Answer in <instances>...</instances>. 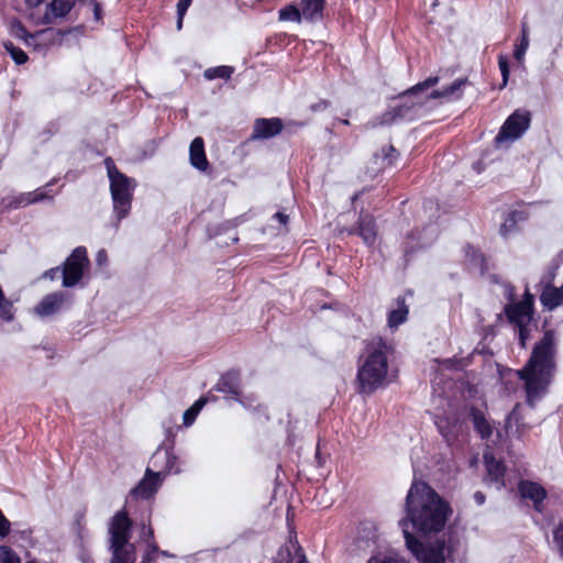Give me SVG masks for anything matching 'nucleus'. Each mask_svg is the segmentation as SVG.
I'll return each instance as SVG.
<instances>
[{
    "mask_svg": "<svg viewBox=\"0 0 563 563\" xmlns=\"http://www.w3.org/2000/svg\"><path fill=\"white\" fill-rule=\"evenodd\" d=\"M470 416H471L473 426H474L475 430L478 432V434L483 439L490 438V435L493 434V428H492L490 423L486 420L484 413L479 409L473 407L471 409Z\"/></svg>",
    "mask_w": 563,
    "mask_h": 563,
    "instance_id": "nucleus-24",
    "label": "nucleus"
},
{
    "mask_svg": "<svg viewBox=\"0 0 563 563\" xmlns=\"http://www.w3.org/2000/svg\"><path fill=\"white\" fill-rule=\"evenodd\" d=\"M73 0H53L49 3V9L55 18L66 16L73 9Z\"/></svg>",
    "mask_w": 563,
    "mask_h": 563,
    "instance_id": "nucleus-32",
    "label": "nucleus"
},
{
    "mask_svg": "<svg viewBox=\"0 0 563 563\" xmlns=\"http://www.w3.org/2000/svg\"><path fill=\"white\" fill-rule=\"evenodd\" d=\"M540 302L548 310H553L563 305V285L558 288L547 284L540 294Z\"/></svg>",
    "mask_w": 563,
    "mask_h": 563,
    "instance_id": "nucleus-19",
    "label": "nucleus"
},
{
    "mask_svg": "<svg viewBox=\"0 0 563 563\" xmlns=\"http://www.w3.org/2000/svg\"><path fill=\"white\" fill-rule=\"evenodd\" d=\"M413 297V290L408 288L404 294L398 295L394 301L393 307L387 312V325L391 330H397L401 324L407 322L409 317L408 298Z\"/></svg>",
    "mask_w": 563,
    "mask_h": 563,
    "instance_id": "nucleus-12",
    "label": "nucleus"
},
{
    "mask_svg": "<svg viewBox=\"0 0 563 563\" xmlns=\"http://www.w3.org/2000/svg\"><path fill=\"white\" fill-rule=\"evenodd\" d=\"M306 125V122L302 121H290L287 124V128L290 130L301 129Z\"/></svg>",
    "mask_w": 563,
    "mask_h": 563,
    "instance_id": "nucleus-55",
    "label": "nucleus"
},
{
    "mask_svg": "<svg viewBox=\"0 0 563 563\" xmlns=\"http://www.w3.org/2000/svg\"><path fill=\"white\" fill-rule=\"evenodd\" d=\"M278 18L280 21H292L300 23L302 20V12L295 4H288L278 11Z\"/></svg>",
    "mask_w": 563,
    "mask_h": 563,
    "instance_id": "nucleus-31",
    "label": "nucleus"
},
{
    "mask_svg": "<svg viewBox=\"0 0 563 563\" xmlns=\"http://www.w3.org/2000/svg\"><path fill=\"white\" fill-rule=\"evenodd\" d=\"M234 71V68L227 65L216 66L207 68L203 73V76L208 80H213L217 78L229 79Z\"/></svg>",
    "mask_w": 563,
    "mask_h": 563,
    "instance_id": "nucleus-30",
    "label": "nucleus"
},
{
    "mask_svg": "<svg viewBox=\"0 0 563 563\" xmlns=\"http://www.w3.org/2000/svg\"><path fill=\"white\" fill-rule=\"evenodd\" d=\"M498 66H499V70H500V74L503 77V85H501V88H503L507 85L509 75H510V66H509V60H508L507 56L499 55Z\"/></svg>",
    "mask_w": 563,
    "mask_h": 563,
    "instance_id": "nucleus-37",
    "label": "nucleus"
},
{
    "mask_svg": "<svg viewBox=\"0 0 563 563\" xmlns=\"http://www.w3.org/2000/svg\"><path fill=\"white\" fill-rule=\"evenodd\" d=\"M529 46L528 30L526 23L522 24L520 43L516 46L514 57L520 59Z\"/></svg>",
    "mask_w": 563,
    "mask_h": 563,
    "instance_id": "nucleus-36",
    "label": "nucleus"
},
{
    "mask_svg": "<svg viewBox=\"0 0 563 563\" xmlns=\"http://www.w3.org/2000/svg\"><path fill=\"white\" fill-rule=\"evenodd\" d=\"M347 235H357L362 239L363 243L372 249L375 246L378 239V225L376 218L369 212H360L357 221L354 225L343 229Z\"/></svg>",
    "mask_w": 563,
    "mask_h": 563,
    "instance_id": "nucleus-11",
    "label": "nucleus"
},
{
    "mask_svg": "<svg viewBox=\"0 0 563 563\" xmlns=\"http://www.w3.org/2000/svg\"><path fill=\"white\" fill-rule=\"evenodd\" d=\"M439 80L438 76H430L399 93L397 97L399 103L382 113L379 124L391 125L398 121L411 122L419 119L421 110L426 107V100L422 99L421 92L434 87Z\"/></svg>",
    "mask_w": 563,
    "mask_h": 563,
    "instance_id": "nucleus-3",
    "label": "nucleus"
},
{
    "mask_svg": "<svg viewBox=\"0 0 563 563\" xmlns=\"http://www.w3.org/2000/svg\"><path fill=\"white\" fill-rule=\"evenodd\" d=\"M382 156L384 161L385 167H391L395 165L396 161L399 158L400 153L393 144H388L382 147Z\"/></svg>",
    "mask_w": 563,
    "mask_h": 563,
    "instance_id": "nucleus-35",
    "label": "nucleus"
},
{
    "mask_svg": "<svg viewBox=\"0 0 563 563\" xmlns=\"http://www.w3.org/2000/svg\"><path fill=\"white\" fill-rule=\"evenodd\" d=\"M274 563H295V558L288 548L280 549Z\"/></svg>",
    "mask_w": 563,
    "mask_h": 563,
    "instance_id": "nucleus-40",
    "label": "nucleus"
},
{
    "mask_svg": "<svg viewBox=\"0 0 563 563\" xmlns=\"http://www.w3.org/2000/svg\"><path fill=\"white\" fill-rule=\"evenodd\" d=\"M188 8L180 10V7H177V29L180 30L183 27L184 16L187 13Z\"/></svg>",
    "mask_w": 563,
    "mask_h": 563,
    "instance_id": "nucleus-51",
    "label": "nucleus"
},
{
    "mask_svg": "<svg viewBox=\"0 0 563 563\" xmlns=\"http://www.w3.org/2000/svg\"><path fill=\"white\" fill-rule=\"evenodd\" d=\"M207 404V398H200L198 399L194 405L192 407L196 408V410L199 412L203 407L205 405Z\"/></svg>",
    "mask_w": 563,
    "mask_h": 563,
    "instance_id": "nucleus-56",
    "label": "nucleus"
},
{
    "mask_svg": "<svg viewBox=\"0 0 563 563\" xmlns=\"http://www.w3.org/2000/svg\"><path fill=\"white\" fill-rule=\"evenodd\" d=\"M412 253V250L406 249L405 250V256H409Z\"/></svg>",
    "mask_w": 563,
    "mask_h": 563,
    "instance_id": "nucleus-64",
    "label": "nucleus"
},
{
    "mask_svg": "<svg viewBox=\"0 0 563 563\" xmlns=\"http://www.w3.org/2000/svg\"><path fill=\"white\" fill-rule=\"evenodd\" d=\"M273 218L277 220L280 224L286 225L288 223L289 217L282 211L276 212Z\"/></svg>",
    "mask_w": 563,
    "mask_h": 563,
    "instance_id": "nucleus-52",
    "label": "nucleus"
},
{
    "mask_svg": "<svg viewBox=\"0 0 563 563\" xmlns=\"http://www.w3.org/2000/svg\"><path fill=\"white\" fill-rule=\"evenodd\" d=\"M132 521L124 511L117 512L110 525V563H135V545L130 542Z\"/></svg>",
    "mask_w": 563,
    "mask_h": 563,
    "instance_id": "nucleus-6",
    "label": "nucleus"
},
{
    "mask_svg": "<svg viewBox=\"0 0 563 563\" xmlns=\"http://www.w3.org/2000/svg\"><path fill=\"white\" fill-rule=\"evenodd\" d=\"M44 0H25L29 8H37Z\"/></svg>",
    "mask_w": 563,
    "mask_h": 563,
    "instance_id": "nucleus-59",
    "label": "nucleus"
},
{
    "mask_svg": "<svg viewBox=\"0 0 563 563\" xmlns=\"http://www.w3.org/2000/svg\"><path fill=\"white\" fill-rule=\"evenodd\" d=\"M555 372L553 354H531L518 376L525 383L527 402L530 407L547 393Z\"/></svg>",
    "mask_w": 563,
    "mask_h": 563,
    "instance_id": "nucleus-2",
    "label": "nucleus"
},
{
    "mask_svg": "<svg viewBox=\"0 0 563 563\" xmlns=\"http://www.w3.org/2000/svg\"><path fill=\"white\" fill-rule=\"evenodd\" d=\"M439 428L448 442L452 441L455 438L454 434H451L450 432L444 431L442 426H440Z\"/></svg>",
    "mask_w": 563,
    "mask_h": 563,
    "instance_id": "nucleus-61",
    "label": "nucleus"
},
{
    "mask_svg": "<svg viewBox=\"0 0 563 563\" xmlns=\"http://www.w3.org/2000/svg\"><path fill=\"white\" fill-rule=\"evenodd\" d=\"M11 528L10 521L4 517L0 510V538H4L9 534Z\"/></svg>",
    "mask_w": 563,
    "mask_h": 563,
    "instance_id": "nucleus-44",
    "label": "nucleus"
},
{
    "mask_svg": "<svg viewBox=\"0 0 563 563\" xmlns=\"http://www.w3.org/2000/svg\"><path fill=\"white\" fill-rule=\"evenodd\" d=\"M325 0H301L300 9L306 21L317 22L323 19Z\"/></svg>",
    "mask_w": 563,
    "mask_h": 563,
    "instance_id": "nucleus-22",
    "label": "nucleus"
},
{
    "mask_svg": "<svg viewBox=\"0 0 563 563\" xmlns=\"http://www.w3.org/2000/svg\"><path fill=\"white\" fill-rule=\"evenodd\" d=\"M474 498L478 505H482L485 501V496L481 492L475 493Z\"/></svg>",
    "mask_w": 563,
    "mask_h": 563,
    "instance_id": "nucleus-60",
    "label": "nucleus"
},
{
    "mask_svg": "<svg viewBox=\"0 0 563 563\" xmlns=\"http://www.w3.org/2000/svg\"><path fill=\"white\" fill-rule=\"evenodd\" d=\"M339 122L344 125H350V121L347 119H340Z\"/></svg>",
    "mask_w": 563,
    "mask_h": 563,
    "instance_id": "nucleus-63",
    "label": "nucleus"
},
{
    "mask_svg": "<svg viewBox=\"0 0 563 563\" xmlns=\"http://www.w3.org/2000/svg\"><path fill=\"white\" fill-rule=\"evenodd\" d=\"M163 457L165 461H166V466H165V470H163V474L165 473V476L167 475V473H169L170 471H174L175 473H179L180 470L178 467H176V456L172 455L168 451H157L153 457H152V462L154 465H156V460Z\"/></svg>",
    "mask_w": 563,
    "mask_h": 563,
    "instance_id": "nucleus-34",
    "label": "nucleus"
},
{
    "mask_svg": "<svg viewBox=\"0 0 563 563\" xmlns=\"http://www.w3.org/2000/svg\"><path fill=\"white\" fill-rule=\"evenodd\" d=\"M154 531L151 526L143 525L141 530V539L146 541L147 543L153 541Z\"/></svg>",
    "mask_w": 563,
    "mask_h": 563,
    "instance_id": "nucleus-47",
    "label": "nucleus"
},
{
    "mask_svg": "<svg viewBox=\"0 0 563 563\" xmlns=\"http://www.w3.org/2000/svg\"><path fill=\"white\" fill-rule=\"evenodd\" d=\"M468 82L467 78H457L449 86L442 88V93L445 98L454 97V99L462 98V87Z\"/></svg>",
    "mask_w": 563,
    "mask_h": 563,
    "instance_id": "nucleus-33",
    "label": "nucleus"
},
{
    "mask_svg": "<svg viewBox=\"0 0 563 563\" xmlns=\"http://www.w3.org/2000/svg\"><path fill=\"white\" fill-rule=\"evenodd\" d=\"M199 412L192 406L184 412V424L190 426Z\"/></svg>",
    "mask_w": 563,
    "mask_h": 563,
    "instance_id": "nucleus-45",
    "label": "nucleus"
},
{
    "mask_svg": "<svg viewBox=\"0 0 563 563\" xmlns=\"http://www.w3.org/2000/svg\"><path fill=\"white\" fill-rule=\"evenodd\" d=\"M485 465L487 468L488 477L497 484L504 476L505 467L501 462L497 461L493 455H484Z\"/></svg>",
    "mask_w": 563,
    "mask_h": 563,
    "instance_id": "nucleus-25",
    "label": "nucleus"
},
{
    "mask_svg": "<svg viewBox=\"0 0 563 563\" xmlns=\"http://www.w3.org/2000/svg\"><path fill=\"white\" fill-rule=\"evenodd\" d=\"M407 548L420 563H446L453 561L457 541L449 533L421 543L408 529L407 521L400 520Z\"/></svg>",
    "mask_w": 563,
    "mask_h": 563,
    "instance_id": "nucleus-4",
    "label": "nucleus"
},
{
    "mask_svg": "<svg viewBox=\"0 0 563 563\" xmlns=\"http://www.w3.org/2000/svg\"><path fill=\"white\" fill-rule=\"evenodd\" d=\"M285 125L280 118H257L254 120L250 140H269L279 135Z\"/></svg>",
    "mask_w": 563,
    "mask_h": 563,
    "instance_id": "nucleus-13",
    "label": "nucleus"
},
{
    "mask_svg": "<svg viewBox=\"0 0 563 563\" xmlns=\"http://www.w3.org/2000/svg\"><path fill=\"white\" fill-rule=\"evenodd\" d=\"M60 272L59 267H53V268H49L47 269L44 274H43V277L44 278H48L51 280H54L58 273Z\"/></svg>",
    "mask_w": 563,
    "mask_h": 563,
    "instance_id": "nucleus-50",
    "label": "nucleus"
},
{
    "mask_svg": "<svg viewBox=\"0 0 563 563\" xmlns=\"http://www.w3.org/2000/svg\"><path fill=\"white\" fill-rule=\"evenodd\" d=\"M158 552V547L154 541L147 543V552L142 563H150L153 561V554Z\"/></svg>",
    "mask_w": 563,
    "mask_h": 563,
    "instance_id": "nucleus-46",
    "label": "nucleus"
},
{
    "mask_svg": "<svg viewBox=\"0 0 563 563\" xmlns=\"http://www.w3.org/2000/svg\"><path fill=\"white\" fill-rule=\"evenodd\" d=\"M0 563H21V560L10 548L0 547Z\"/></svg>",
    "mask_w": 563,
    "mask_h": 563,
    "instance_id": "nucleus-38",
    "label": "nucleus"
},
{
    "mask_svg": "<svg viewBox=\"0 0 563 563\" xmlns=\"http://www.w3.org/2000/svg\"><path fill=\"white\" fill-rule=\"evenodd\" d=\"M331 106V102L327 99H320L319 101L310 104L309 110L313 113L323 112L328 110Z\"/></svg>",
    "mask_w": 563,
    "mask_h": 563,
    "instance_id": "nucleus-43",
    "label": "nucleus"
},
{
    "mask_svg": "<svg viewBox=\"0 0 563 563\" xmlns=\"http://www.w3.org/2000/svg\"><path fill=\"white\" fill-rule=\"evenodd\" d=\"M407 516L402 520L427 534L441 531L451 514V508L429 485L413 483L406 498Z\"/></svg>",
    "mask_w": 563,
    "mask_h": 563,
    "instance_id": "nucleus-1",
    "label": "nucleus"
},
{
    "mask_svg": "<svg viewBox=\"0 0 563 563\" xmlns=\"http://www.w3.org/2000/svg\"><path fill=\"white\" fill-rule=\"evenodd\" d=\"M238 377L234 373H229L227 376L222 378L221 384L223 386L229 385V391L236 395L238 394V385L235 384Z\"/></svg>",
    "mask_w": 563,
    "mask_h": 563,
    "instance_id": "nucleus-41",
    "label": "nucleus"
},
{
    "mask_svg": "<svg viewBox=\"0 0 563 563\" xmlns=\"http://www.w3.org/2000/svg\"><path fill=\"white\" fill-rule=\"evenodd\" d=\"M464 255L468 262L478 268L482 276L486 275L489 271L487 256L476 246L466 243L463 247Z\"/></svg>",
    "mask_w": 563,
    "mask_h": 563,
    "instance_id": "nucleus-21",
    "label": "nucleus"
},
{
    "mask_svg": "<svg viewBox=\"0 0 563 563\" xmlns=\"http://www.w3.org/2000/svg\"><path fill=\"white\" fill-rule=\"evenodd\" d=\"M556 346L554 330H547L542 339L537 342L531 352H554Z\"/></svg>",
    "mask_w": 563,
    "mask_h": 563,
    "instance_id": "nucleus-28",
    "label": "nucleus"
},
{
    "mask_svg": "<svg viewBox=\"0 0 563 563\" xmlns=\"http://www.w3.org/2000/svg\"><path fill=\"white\" fill-rule=\"evenodd\" d=\"M439 98H445L444 95L442 93V89L433 90L427 97H422V99L426 100V103L430 99H439Z\"/></svg>",
    "mask_w": 563,
    "mask_h": 563,
    "instance_id": "nucleus-53",
    "label": "nucleus"
},
{
    "mask_svg": "<svg viewBox=\"0 0 563 563\" xmlns=\"http://www.w3.org/2000/svg\"><path fill=\"white\" fill-rule=\"evenodd\" d=\"M191 3L192 0H179L177 7H180V10H184L185 8H189Z\"/></svg>",
    "mask_w": 563,
    "mask_h": 563,
    "instance_id": "nucleus-58",
    "label": "nucleus"
},
{
    "mask_svg": "<svg viewBox=\"0 0 563 563\" xmlns=\"http://www.w3.org/2000/svg\"><path fill=\"white\" fill-rule=\"evenodd\" d=\"M435 362L439 363L440 366H442L443 368H446V369H453L460 365V362L457 360H455L454 357L448 358L443 362H439V360H435Z\"/></svg>",
    "mask_w": 563,
    "mask_h": 563,
    "instance_id": "nucleus-49",
    "label": "nucleus"
},
{
    "mask_svg": "<svg viewBox=\"0 0 563 563\" xmlns=\"http://www.w3.org/2000/svg\"><path fill=\"white\" fill-rule=\"evenodd\" d=\"M10 33L15 38L22 40L27 47L32 46L33 33L30 32L20 20H14L12 22Z\"/></svg>",
    "mask_w": 563,
    "mask_h": 563,
    "instance_id": "nucleus-27",
    "label": "nucleus"
},
{
    "mask_svg": "<svg viewBox=\"0 0 563 563\" xmlns=\"http://www.w3.org/2000/svg\"><path fill=\"white\" fill-rule=\"evenodd\" d=\"M388 373L386 354H366L358 361L357 383L358 390L369 394L379 387Z\"/></svg>",
    "mask_w": 563,
    "mask_h": 563,
    "instance_id": "nucleus-7",
    "label": "nucleus"
},
{
    "mask_svg": "<svg viewBox=\"0 0 563 563\" xmlns=\"http://www.w3.org/2000/svg\"><path fill=\"white\" fill-rule=\"evenodd\" d=\"M2 46L16 65H24L29 60L27 54L11 41L2 42Z\"/></svg>",
    "mask_w": 563,
    "mask_h": 563,
    "instance_id": "nucleus-29",
    "label": "nucleus"
},
{
    "mask_svg": "<svg viewBox=\"0 0 563 563\" xmlns=\"http://www.w3.org/2000/svg\"><path fill=\"white\" fill-rule=\"evenodd\" d=\"M529 218L530 212L523 208L508 211L504 217V221L499 225V235L505 240L509 239L510 235L520 232V223L528 221Z\"/></svg>",
    "mask_w": 563,
    "mask_h": 563,
    "instance_id": "nucleus-15",
    "label": "nucleus"
},
{
    "mask_svg": "<svg viewBox=\"0 0 563 563\" xmlns=\"http://www.w3.org/2000/svg\"><path fill=\"white\" fill-rule=\"evenodd\" d=\"M66 301L64 291H55L44 296L35 306L34 311L40 317L53 316L60 311Z\"/></svg>",
    "mask_w": 563,
    "mask_h": 563,
    "instance_id": "nucleus-17",
    "label": "nucleus"
},
{
    "mask_svg": "<svg viewBox=\"0 0 563 563\" xmlns=\"http://www.w3.org/2000/svg\"><path fill=\"white\" fill-rule=\"evenodd\" d=\"M554 542L558 544L559 552L563 558V525H559L553 531Z\"/></svg>",
    "mask_w": 563,
    "mask_h": 563,
    "instance_id": "nucleus-42",
    "label": "nucleus"
},
{
    "mask_svg": "<svg viewBox=\"0 0 563 563\" xmlns=\"http://www.w3.org/2000/svg\"><path fill=\"white\" fill-rule=\"evenodd\" d=\"M367 563H407V561L395 555H376L371 558Z\"/></svg>",
    "mask_w": 563,
    "mask_h": 563,
    "instance_id": "nucleus-39",
    "label": "nucleus"
},
{
    "mask_svg": "<svg viewBox=\"0 0 563 563\" xmlns=\"http://www.w3.org/2000/svg\"><path fill=\"white\" fill-rule=\"evenodd\" d=\"M103 163L110 183L113 212L118 221H121L126 218L131 211L136 181L122 173L117 167L112 157H106Z\"/></svg>",
    "mask_w": 563,
    "mask_h": 563,
    "instance_id": "nucleus-5",
    "label": "nucleus"
},
{
    "mask_svg": "<svg viewBox=\"0 0 563 563\" xmlns=\"http://www.w3.org/2000/svg\"><path fill=\"white\" fill-rule=\"evenodd\" d=\"M65 33L55 27H46L33 33L32 48L36 52H46L52 46L59 44Z\"/></svg>",
    "mask_w": 563,
    "mask_h": 563,
    "instance_id": "nucleus-16",
    "label": "nucleus"
},
{
    "mask_svg": "<svg viewBox=\"0 0 563 563\" xmlns=\"http://www.w3.org/2000/svg\"><path fill=\"white\" fill-rule=\"evenodd\" d=\"M504 313L518 330L520 349H527V341L530 333V322L534 314V296L527 288L523 298L519 302L507 303Z\"/></svg>",
    "mask_w": 563,
    "mask_h": 563,
    "instance_id": "nucleus-8",
    "label": "nucleus"
},
{
    "mask_svg": "<svg viewBox=\"0 0 563 563\" xmlns=\"http://www.w3.org/2000/svg\"><path fill=\"white\" fill-rule=\"evenodd\" d=\"M236 225H238V219L224 221L223 223H221L218 227L217 234L221 233V232H225V231H228L230 229H234V228H236Z\"/></svg>",
    "mask_w": 563,
    "mask_h": 563,
    "instance_id": "nucleus-48",
    "label": "nucleus"
},
{
    "mask_svg": "<svg viewBox=\"0 0 563 563\" xmlns=\"http://www.w3.org/2000/svg\"><path fill=\"white\" fill-rule=\"evenodd\" d=\"M297 562L296 563H308L306 555L301 553L300 549L296 552Z\"/></svg>",
    "mask_w": 563,
    "mask_h": 563,
    "instance_id": "nucleus-57",
    "label": "nucleus"
},
{
    "mask_svg": "<svg viewBox=\"0 0 563 563\" xmlns=\"http://www.w3.org/2000/svg\"><path fill=\"white\" fill-rule=\"evenodd\" d=\"M93 12H95L96 18L99 19L100 14H101V8L98 3L95 4Z\"/></svg>",
    "mask_w": 563,
    "mask_h": 563,
    "instance_id": "nucleus-62",
    "label": "nucleus"
},
{
    "mask_svg": "<svg viewBox=\"0 0 563 563\" xmlns=\"http://www.w3.org/2000/svg\"><path fill=\"white\" fill-rule=\"evenodd\" d=\"M189 162L191 166L199 172L207 173L210 170V163L205 150V141L201 136L195 137L190 143Z\"/></svg>",
    "mask_w": 563,
    "mask_h": 563,
    "instance_id": "nucleus-18",
    "label": "nucleus"
},
{
    "mask_svg": "<svg viewBox=\"0 0 563 563\" xmlns=\"http://www.w3.org/2000/svg\"><path fill=\"white\" fill-rule=\"evenodd\" d=\"M520 494L523 498H529L534 503V508L540 511L541 503L547 496V493L542 486L537 483L523 481L519 485Z\"/></svg>",
    "mask_w": 563,
    "mask_h": 563,
    "instance_id": "nucleus-23",
    "label": "nucleus"
},
{
    "mask_svg": "<svg viewBox=\"0 0 563 563\" xmlns=\"http://www.w3.org/2000/svg\"><path fill=\"white\" fill-rule=\"evenodd\" d=\"M531 113L525 109L515 110L503 123L495 136V144L498 146L506 141L520 139L530 128Z\"/></svg>",
    "mask_w": 563,
    "mask_h": 563,
    "instance_id": "nucleus-10",
    "label": "nucleus"
},
{
    "mask_svg": "<svg viewBox=\"0 0 563 563\" xmlns=\"http://www.w3.org/2000/svg\"><path fill=\"white\" fill-rule=\"evenodd\" d=\"M164 478L165 473L153 472L151 468H146L142 481L131 490V496L142 499L152 497L161 487Z\"/></svg>",
    "mask_w": 563,
    "mask_h": 563,
    "instance_id": "nucleus-14",
    "label": "nucleus"
},
{
    "mask_svg": "<svg viewBox=\"0 0 563 563\" xmlns=\"http://www.w3.org/2000/svg\"><path fill=\"white\" fill-rule=\"evenodd\" d=\"M520 409L521 405L516 404L506 419L505 434L507 437L510 434L519 437L528 429L527 424L522 422Z\"/></svg>",
    "mask_w": 563,
    "mask_h": 563,
    "instance_id": "nucleus-20",
    "label": "nucleus"
},
{
    "mask_svg": "<svg viewBox=\"0 0 563 563\" xmlns=\"http://www.w3.org/2000/svg\"><path fill=\"white\" fill-rule=\"evenodd\" d=\"M90 264L88 252L85 246H77L65 260L62 268L63 286L74 287L82 278L85 269Z\"/></svg>",
    "mask_w": 563,
    "mask_h": 563,
    "instance_id": "nucleus-9",
    "label": "nucleus"
},
{
    "mask_svg": "<svg viewBox=\"0 0 563 563\" xmlns=\"http://www.w3.org/2000/svg\"><path fill=\"white\" fill-rule=\"evenodd\" d=\"M393 343L380 335H373L366 340L365 352H393Z\"/></svg>",
    "mask_w": 563,
    "mask_h": 563,
    "instance_id": "nucleus-26",
    "label": "nucleus"
},
{
    "mask_svg": "<svg viewBox=\"0 0 563 563\" xmlns=\"http://www.w3.org/2000/svg\"><path fill=\"white\" fill-rule=\"evenodd\" d=\"M29 196H32V194H29ZM45 195L43 192H34L33 194V197L32 198H29L27 199V203H32V202H36V201H40L42 199H44Z\"/></svg>",
    "mask_w": 563,
    "mask_h": 563,
    "instance_id": "nucleus-54",
    "label": "nucleus"
}]
</instances>
